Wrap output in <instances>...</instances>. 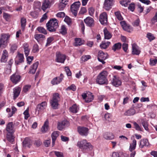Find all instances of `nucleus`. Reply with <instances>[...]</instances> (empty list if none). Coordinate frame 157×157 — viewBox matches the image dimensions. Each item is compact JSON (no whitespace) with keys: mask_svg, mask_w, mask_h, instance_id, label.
I'll list each match as a JSON object with an SVG mask.
<instances>
[{"mask_svg":"<svg viewBox=\"0 0 157 157\" xmlns=\"http://www.w3.org/2000/svg\"><path fill=\"white\" fill-rule=\"evenodd\" d=\"M20 75L15 74L10 77V79L13 83L16 84L20 81Z\"/></svg>","mask_w":157,"mask_h":157,"instance_id":"a211bd4d","label":"nucleus"},{"mask_svg":"<svg viewBox=\"0 0 157 157\" xmlns=\"http://www.w3.org/2000/svg\"><path fill=\"white\" fill-rule=\"evenodd\" d=\"M107 72L106 71L101 72L98 76L96 82L99 85L107 84L108 81L107 79Z\"/></svg>","mask_w":157,"mask_h":157,"instance_id":"f03ea898","label":"nucleus"},{"mask_svg":"<svg viewBox=\"0 0 157 157\" xmlns=\"http://www.w3.org/2000/svg\"><path fill=\"white\" fill-rule=\"evenodd\" d=\"M58 132H59L58 131H55L52 134L51 137L52 139V146L55 144L56 140L59 136Z\"/></svg>","mask_w":157,"mask_h":157,"instance_id":"393cba45","label":"nucleus"},{"mask_svg":"<svg viewBox=\"0 0 157 157\" xmlns=\"http://www.w3.org/2000/svg\"><path fill=\"white\" fill-rule=\"evenodd\" d=\"M51 100L59 102L60 101V98L59 94L58 93H54Z\"/></svg>","mask_w":157,"mask_h":157,"instance_id":"473e14b6","label":"nucleus"},{"mask_svg":"<svg viewBox=\"0 0 157 157\" xmlns=\"http://www.w3.org/2000/svg\"><path fill=\"white\" fill-rule=\"evenodd\" d=\"M66 6L65 4H63V2L62 3L59 2L58 5L59 9L60 10H63L66 7Z\"/></svg>","mask_w":157,"mask_h":157,"instance_id":"de8ad7c7","label":"nucleus"},{"mask_svg":"<svg viewBox=\"0 0 157 157\" xmlns=\"http://www.w3.org/2000/svg\"><path fill=\"white\" fill-rule=\"evenodd\" d=\"M50 5L51 3L49 0H44L41 9L44 11L47 8H49Z\"/></svg>","mask_w":157,"mask_h":157,"instance_id":"4be33fe9","label":"nucleus"},{"mask_svg":"<svg viewBox=\"0 0 157 157\" xmlns=\"http://www.w3.org/2000/svg\"><path fill=\"white\" fill-rule=\"evenodd\" d=\"M121 47V44L120 43L115 44L112 47V49L115 51L117 50L120 49Z\"/></svg>","mask_w":157,"mask_h":157,"instance_id":"2f4dec72","label":"nucleus"},{"mask_svg":"<svg viewBox=\"0 0 157 157\" xmlns=\"http://www.w3.org/2000/svg\"><path fill=\"white\" fill-rule=\"evenodd\" d=\"M88 95L89 96H88L87 94L85 93H83L82 95L83 99L85 100V101L86 102H91L93 99V96L92 95L91 93H89Z\"/></svg>","mask_w":157,"mask_h":157,"instance_id":"f8f14e48","label":"nucleus"},{"mask_svg":"<svg viewBox=\"0 0 157 157\" xmlns=\"http://www.w3.org/2000/svg\"><path fill=\"white\" fill-rule=\"evenodd\" d=\"M32 145V140L29 138H25L23 142V145L24 147H30V146Z\"/></svg>","mask_w":157,"mask_h":157,"instance_id":"412c9836","label":"nucleus"},{"mask_svg":"<svg viewBox=\"0 0 157 157\" xmlns=\"http://www.w3.org/2000/svg\"><path fill=\"white\" fill-rule=\"evenodd\" d=\"M130 2V1L128 0H126L124 1L121 2V3L122 5L124 6H127L128 5V3Z\"/></svg>","mask_w":157,"mask_h":157,"instance_id":"bf43d9fd","label":"nucleus"},{"mask_svg":"<svg viewBox=\"0 0 157 157\" xmlns=\"http://www.w3.org/2000/svg\"><path fill=\"white\" fill-rule=\"evenodd\" d=\"M75 43L74 44L75 46H80L83 44V41H82L80 38H75Z\"/></svg>","mask_w":157,"mask_h":157,"instance_id":"f704fd0d","label":"nucleus"},{"mask_svg":"<svg viewBox=\"0 0 157 157\" xmlns=\"http://www.w3.org/2000/svg\"><path fill=\"white\" fill-rule=\"evenodd\" d=\"M108 57V56L107 53H104L101 50L98 52V59L99 62H101L103 64H104L105 63L104 60L107 59Z\"/></svg>","mask_w":157,"mask_h":157,"instance_id":"20e7f679","label":"nucleus"},{"mask_svg":"<svg viewBox=\"0 0 157 157\" xmlns=\"http://www.w3.org/2000/svg\"><path fill=\"white\" fill-rule=\"evenodd\" d=\"M122 48L125 52H127L128 49V44L125 43H123L122 44Z\"/></svg>","mask_w":157,"mask_h":157,"instance_id":"864d4df0","label":"nucleus"},{"mask_svg":"<svg viewBox=\"0 0 157 157\" xmlns=\"http://www.w3.org/2000/svg\"><path fill=\"white\" fill-rule=\"evenodd\" d=\"M39 51V46L37 44H34L33 47L32 52L34 53L38 52Z\"/></svg>","mask_w":157,"mask_h":157,"instance_id":"79ce46f5","label":"nucleus"},{"mask_svg":"<svg viewBox=\"0 0 157 157\" xmlns=\"http://www.w3.org/2000/svg\"><path fill=\"white\" fill-rule=\"evenodd\" d=\"M89 129L86 127L79 126L78 127V131L81 136H86L88 133Z\"/></svg>","mask_w":157,"mask_h":157,"instance_id":"6e6552de","label":"nucleus"},{"mask_svg":"<svg viewBox=\"0 0 157 157\" xmlns=\"http://www.w3.org/2000/svg\"><path fill=\"white\" fill-rule=\"evenodd\" d=\"M64 21L68 25L70 24L71 23V21L70 18L68 17H65Z\"/></svg>","mask_w":157,"mask_h":157,"instance_id":"69168bd1","label":"nucleus"},{"mask_svg":"<svg viewBox=\"0 0 157 157\" xmlns=\"http://www.w3.org/2000/svg\"><path fill=\"white\" fill-rule=\"evenodd\" d=\"M10 36L8 34H2L0 39V47L2 45H5L9 40Z\"/></svg>","mask_w":157,"mask_h":157,"instance_id":"1a4fd4ad","label":"nucleus"},{"mask_svg":"<svg viewBox=\"0 0 157 157\" xmlns=\"http://www.w3.org/2000/svg\"><path fill=\"white\" fill-rule=\"evenodd\" d=\"M136 113V111L133 108L127 110L124 113L126 116H132L134 115Z\"/></svg>","mask_w":157,"mask_h":157,"instance_id":"bb28decb","label":"nucleus"},{"mask_svg":"<svg viewBox=\"0 0 157 157\" xmlns=\"http://www.w3.org/2000/svg\"><path fill=\"white\" fill-rule=\"evenodd\" d=\"M104 33L105 39H110L112 36V35L111 33L107 30L106 28H105L103 30Z\"/></svg>","mask_w":157,"mask_h":157,"instance_id":"b1692460","label":"nucleus"},{"mask_svg":"<svg viewBox=\"0 0 157 157\" xmlns=\"http://www.w3.org/2000/svg\"><path fill=\"white\" fill-rule=\"evenodd\" d=\"M84 21L86 25L89 26H92L94 25V20L90 17H88L84 20Z\"/></svg>","mask_w":157,"mask_h":157,"instance_id":"6ab92c4d","label":"nucleus"},{"mask_svg":"<svg viewBox=\"0 0 157 157\" xmlns=\"http://www.w3.org/2000/svg\"><path fill=\"white\" fill-rule=\"evenodd\" d=\"M125 29L124 28H122L123 29L126 31H127L128 32H130L132 31L133 30L132 28L129 25L126 24L124 26Z\"/></svg>","mask_w":157,"mask_h":157,"instance_id":"a19ab883","label":"nucleus"},{"mask_svg":"<svg viewBox=\"0 0 157 157\" xmlns=\"http://www.w3.org/2000/svg\"><path fill=\"white\" fill-rule=\"evenodd\" d=\"M104 137L106 139L112 140L114 138V136L112 133H107L104 135Z\"/></svg>","mask_w":157,"mask_h":157,"instance_id":"c9c22d12","label":"nucleus"},{"mask_svg":"<svg viewBox=\"0 0 157 157\" xmlns=\"http://www.w3.org/2000/svg\"><path fill=\"white\" fill-rule=\"evenodd\" d=\"M30 14L32 17L35 18H37L38 16L37 13L36 12H31L30 13Z\"/></svg>","mask_w":157,"mask_h":157,"instance_id":"0e129e2a","label":"nucleus"},{"mask_svg":"<svg viewBox=\"0 0 157 157\" xmlns=\"http://www.w3.org/2000/svg\"><path fill=\"white\" fill-rule=\"evenodd\" d=\"M26 22V20L25 18H21V26L23 30H24L25 28Z\"/></svg>","mask_w":157,"mask_h":157,"instance_id":"e433bc0d","label":"nucleus"},{"mask_svg":"<svg viewBox=\"0 0 157 157\" xmlns=\"http://www.w3.org/2000/svg\"><path fill=\"white\" fill-rule=\"evenodd\" d=\"M112 82L113 85L116 87L121 85V82L119 78L115 76H113Z\"/></svg>","mask_w":157,"mask_h":157,"instance_id":"dca6fc26","label":"nucleus"},{"mask_svg":"<svg viewBox=\"0 0 157 157\" xmlns=\"http://www.w3.org/2000/svg\"><path fill=\"white\" fill-rule=\"evenodd\" d=\"M12 111L8 114L9 117H11L17 111V109L14 106L12 107Z\"/></svg>","mask_w":157,"mask_h":157,"instance_id":"49530a36","label":"nucleus"},{"mask_svg":"<svg viewBox=\"0 0 157 157\" xmlns=\"http://www.w3.org/2000/svg\"><path fill=\"white\" fill-rule=\"evenodd\" d=\"M110 44V42L107 41L105 42V41H103L102 42L100 46L101 49H105L107 48Z\"/></svg>","mask_w":157,"mask_h":157,"instance_id":"c85d7f7f","label":"nucleus"},{"mask_svg":"<svg viewBox=\"0 0 157 157\" xmlns=\"http://www.w3.org/2000/svg\"><path fill=\"white\" fill-rule=\"evenodd\" d=\"M132 54L133 55H138L141 52L139 48L135 44H132Z\"/></svg>","mask_w":157,"mask_h":157,"instance_id":"2eb2a0df","label":"nucleus"},{"mask_svg":"<svg viewBox=\"0 0 157 157\" xmlns=\"http://www.w3.org/2000/svg\"><path fill=\"white\" fill-rule=\"evenodd\" d=\"M54 153L57 157H63V153L61 152L55 151Z\"/></svg>","mask_w":157,"mask_h":157,"instance_id":"774afa93","label":"nucleus"},{"mask_svg":"<svg viewBox=\"0 0 157 157\" xmlns=\"http://www.w3.org/2000/svg\"><path fill=\"white\" fill-rule=\"evenodd\" d=\"M147 37L150 41L153 40L155 39V37L153 35L150 33H148L147 34Z\"/></svg>","mask_w":157,"mask_h":157,"instance_id":"3c124183","label":"nucleus"},{"mask_svg":"<svg viewBox=\"0 0 157 157\" xmlns=\"http://www.w3.org/2000/svg\"><path fill=\"white\" fill-rule=\"evenodd\" d=\"M107 14L104 12L101 13L99 16V21L101 24L106 25L107 23Z\"/></svg>","mask_w":157,"mask_h":157,"instance_id":"0eeeda50","label":"nucleus"},{"mask_svg":"<svg viewBox=\"0 0 157 157\" xmlns=\"http://www.w3.org/2000/svg\"><path fill=\"white\" fill-rule=\"evenodd\" d=\"M53 38L52 37H49L47 39V43L46 44V46L48 45L53 40Z\"/></svg>","mask_w":157,"mask_h":157,"instance_id":"e2e57ef3","label":"nucleus"},{"mask_svg":"<svg viewBox=\"0 0 157 157\" xmlns=\"http://www.w3.org/2000/svg\"><path fill=\"white\" fill-rule=\"evenodd\" d=\"M80 5V2L78 1L74 2L71 6V11L75 16H76L77 15Z\"/></svg>","mask_w":157,"mask_h":157,"instance_id":"39448f33","label":"nucleus"},{"mask_svg":"<svg viewBox=\"0 0 157 157\" xmlns=\"http://www.w3.org/2000/svg\"><path fill=\"white\" fill-rule=\"evenodd\" d=\"M47 29L50 32H55L58 27V21L55 18L50 19L46 24Z\"/></svg>","mask_w":157,"mask_h":157,"instance_id":"f257e3e1","label":"nucleus"},{"mask_svg":"<svg viewBox=\"0 0 157 157\" xmlns=\"http://www.w3.org/2000/svg\"><path fill=\"white\" fill-rule=\"evenodd\" d=\"M134 128L138 131H141V128L140 126L136 122L133 123Z\"/></svg>","mask_w":157,"mask_h":157,"instance_id":"8fccbe9b","label":"nucleus"},{"mask_svg":"<svg viewBox=\"0 0 157 157\" xmlns=\"http://www.w3.org/2000/svg\"><path fill=\"white\" fill-rule=\"evenodd\" d=\"M90 58V56L89 55L82 56V60L84 61H87Z\"/></svg>","mask_w":157,"mask_h":157,"instance_id":"680f3d73","label":"nucleus"},{"mask_svg":"<svg viewBox=\"0 0 157 157\" xmlns=\"http://www.w3.org/2000/svg\"><path fill=\"white\" fill-rule=\"evenodd\" d=\"M113 0H105L103 8L106 10H109L113 5Z\"/></svg>","mask_w":157,"mask_h":157,"instance_id":"ddd939ff","label":"nucleus"},{"mask_svg":"<svg viewBox=\"0 0 157 157\" xmlns=\"http://www.w3.org/2000/svg\"><path fill=\"white\" fill-rule=\"evenodd\" d=\"M69 125V123L68 121L64 120L58 123L57 128L59 130L61 131L65 127L68 126Z\"/></svg>","mask_w":157,"mask_h":157,"instance_id":"9b49d317","label":"nucleus"},{"mask_svg":"<svg viewBox=\"0 0 157 157\" xmlns=\"http://www.w3.org/2000/svg\"><path fill=\"white\" fill-rule=\"evenodd\" d=\"M128 9L130 10L131 11H133L135 9V6L134 3H132L129 4V6L128 7Z\"/></svg>","mask_w":157,"mask_h":157,"instance_id":"052dcab7","label":"nucleus"},{"mask_svg":"<svg viewBox=\"0 0 157 157\" xmlns=\"http://www.w3.org/2000/svg\"><path fill=\"white\" fill-rule=\"evenodd\" d=\"M33 56H28L27 58V60L28 61V63L29 64H30L32 61L33 60Z\"/></svg>","mask_w":157,"mask_h":157,"instance_id":"338daca9","label":"nucleus"},{"mask_svg":"<svg viewBox=\"0 0 157 157\" xmlns=\"http://www.w3.org/2000/svg\"><path fill=\"white\" fill-rule=\"evenodd\" d=\"M65 70L68 76H70L71 75V73L69 67H65Z\"/></svg>","mask_w":157,"mask_h":157,"instance_id":"603ef678","label":"nucleus"},{"mask_svg":"<svg viewBox=\"0 0 157 157\" xmlns=\"http://www.w3.org/2000/svg\"><path fill=\"white\" fill-rule=\"evenodd\" d=\"M141 124L143 127L147 131L148 129V124L147 122L145 121L142 120L141 121Z\"/></svg>","mask_w":157,"mask_h":157,"instance_id":"c03bdc74","label":"nucleus"},{"mask_svg":"<svg viewBox=\"0 0 157 157\" xmlns=\"http://www.w3.org/2000/svg\"><path fill=\"white\" fill-rule=\"evenodd\" d=\"M21 90V88L18 87H16L13 89V98L14 99L19 95Z\"/></svg>","mask_w":157,"mask_h":157,"instance_id":"5701e85b","label":"nucleus"},{"mask_svg":"<svg viewBox=\"0 0 157 157\" xmlns=\"http://www.w3.org/2000/svg\"><path fill=\"white\" fill-rule=\"evenodd\" d=\"M37 30L40 33H43L44 34H47V32L46 30L43 27H39L37 28Z\"/></svg>","mask_w":157,"mask_h":157,"instance_id":"37998d69","label":"nucleus"},{"mask_svg":"<svg viewBox=\"0 0 157 157\" xmlns=\"http://www.w3.org/2000/svg\"><path fill=\"white\" fill-rule=\"evenodd\" d=\"M47 105V103L45 101L37 105L36 109V114L38 115L40 112H42L46 108Z\"/></svg>","mask_w":157,"mask_h":157,"instance_id":"423d86ee","label":"nucleus"},{"mask_svg":"<svg viewBox=\"0 0 157 157\" xmlns=\"http://www.w3.org/2000/svg\"><path fill=\"white\" fill-rule=\"evenodd\" d=\"M136 141L135 140H134L132 143L130 144L129 148L130 151H132L134 150L136 147Z\"/></svg>","mask_w":157,"mask_h":157,"instance_id":"7c9ffc66","label":"nucleus"},{"mask_svg":"<svg viewBox=\"0 0 157 157\" xmlns=\"http://www.w3.org/2000/svg\"><path fill=\"white\" fill-rule=\"evenodd\" d=\"M31 86L30 85H26L23 88V91L25 93L30 88Z\"/></svg>","mask_w":157,"mask_h":157,"instance_id":"5fc2aeb1","label":"nucleus"},{"mask_svg":"<svg viewBox=\"0 0 157 157\" xmlns=\"http://www.w3.org/2000/svg\"><path fill=\"white\" fill-rule=\"evenodd\" d=\"M24 57L23 54L18 53L17 56L15 63L16 64L18 65L20 63H21L24 61Z\"/></svg>","mask_w":157,"mask_h":157,"instance_id":"f3484780","label":"nucleus"},{"mask_svg":"<svg viewBox=\"0 0 157 157\" xmlns=\"http://www.w3.org/2000/svg\"><path fill=\"white\" fill-rule=\"evenodd\" d=\"M48 120H46L44 122L43 126L41 128V130L42 132L44 133L48 130Z\"/></svg>","mask_w":157,"mask_h":157,"instance_id":"cd10ccee","label":"nucleus"},{"mask_svg":"<svg viewBox=\"0 0 157 157\" xmlns=\"http://www.w3.org/2000/svg\"><path fill=\"white\" fill-rule=\"evenodd\" d=\"M88 10L89 15L91 16H92L94 13V9L93 7H90L89 9Z\"/></svg>","mask_w":157,"mask_h":157,"instance_id":"6e6d98bb","label":"nucleus"},{"mask_svg":"<svg viewBox=\"0 0 157 157\" xmlns=\"http://www.w3.org/2000/svg\"><path fill=\"white\" fill-rule=\"evenodd\" d=\"M56 16L60 18L64 17L65 16V13L63 12H59L57 14Z\"/></svg>","mask_w":157,"mask_h":157,"instance_id":"4d7b16f0","label":"nucleus"},{"mask_svg":"<svg viewBox=\"0 0 157 157\" xmlns=\"http://www.w3.org/2000/svg\"><path fill=\"white\" fill-rule=\"evenodd\" d=\"M70 111L73 113H76L78 111V109L77 105L75 104L73 105L70 108Z\"/></svg>","mask_w":157,"mask_h":157,"instance_id":"ea45409f","label":"nucleus"},{"mask_svg":"<svg viewBox=\"0 0 157 157\" xmlns=\"http://www.w3.org/2000/svg\"><path fill=\"white\" fill-rule=\"evenodd\" d=\"M151 21L153 24L157 22V12L155 13V16L151 19Z\"/></svg>","mask_w":157,"mask_h":157,"instance_id":"13d9d810","label":"nucleus"},{"mask_svg":"<svg viewBox=\"0 0 157 157\" xmlns=\"http://www.w3.org/2000/svg\"><path fill=\"white\" fill-rule=\"evenodd\" d=\"M12 133H8L7 134V139L11 143H12L14 140V137L12 135Z\"/></svg>","mask_w":157,"mask_h":157,"instance_id":"72a5a7b5","label":"nucleus"},{"mask_svg":"<svg viewBox=\"0 0 157 157\" xmlns=\"http://www.w3.org/2000/svg\"><path fill=\"white\" fill-rule=\"evenodd\" d=\"M6 130L8 133H13L14 132L15 130L12 122H9L7 124L6 126Z\"/></svg>","mask_w":157,"mask_h":157,"instance_id":"aec40b11","label":"nucleus"},{"mask_svg":"<svg viewBox=\"0 0 157 157\" xmlns=\"http://www.w3.org/2000/svg\"><path fill=\"white\" fill-rule=\"evenodd\" d=\"M63 75L61 74L60 76L56 77L54 78L51 81V83L53 85H57L62 80L63 78Z\"/></svg>","mask_w":157,"mask_h":157,"instance_id":"4468645a","label":"nucleus"},{"mask_svg":"<svg viewBox=\"0 0 157 157\" xmlns=\"http://www.w3.org/2000/svg\"><path fill=\"white\" fill-rule=\"evenodd\" d=\"M35 38L39 42L41 38H44L45 36L42 34H36L34 36Z\"/></svg>","mask_w":157,"mask_h":157,"instance_id":"4c0bfd02","label":"nucleus"},{"mask_svg":"<svg viewBox=\"0 0 157 157\" xmlns=\"http://www.w3.org/2000/svg\"><path fill=\"white\" fill-rule=\"evenodd\" d=\"M77 145L80 148L82 149L83 151H85L88 149L91 150L93 148V146L90 143L87 142L86 140L78 142Z\"/></svg>","mask_w":157,"mask_h":157,"instance_id":"7ed1b4c3","label":"nucleus"},{"mask_svg":"<svg viewBox=\"0 0 157 157\" xmlns=\"http://www.w3.org/2000/svg\"><path fill=\"white\" fill-rule=\"evenodd\" d=\"M115 14L117 18L120 21L123 20V18L122 17L120 12L119 11H117L115 12Z\"/></svg>","mask_w":157,"mask_h":157,"instance_id":"a18cd8bd","label":"nucleus"},{"mask_svg":"<svg viewBox=\"0 0 157 157\" xmlns=\"http://www.w3.org/2000/svg\"><path fill=\"white\" fill-rule=\"evenodd\" d=\"M24 114L25 115V118L27 120L29 117V109H27L24 112Z\"/></svg>","mask_w":157,"mask_h":157,"instance_id":"09e8293b","label":"nucleus"},{"mask_svg":"<svg viewBox=\"0 0 157 157\" xmlns=\"http://www.w3.org/2000/svg\"><path fill=\"white\" fill-rule=\"evenodd\" d=\"M50 103L53 109H57L59 105V102L51 100L50 101Z\"/></svg>","mask_w":157,"mask_h":157,"instance_id":"c756f323","label":"nucleus"},{"mask_svg":"<svg viewBox=\"0 0 157 157\" xmlns=\"http://www.w3.org/2000/svg\"><path fill=\"white\" fill-rule=\"evenodd\" d=\"M140 146L141 148L144 146H148L149 145L148 140L147 139H143L141 140L140 142Z\"/></svg>","mask_w":157,"mask_h":157,"instance_id":"a878e982","label":"nucleus"},{"mask_svg":"<svg viewBox=\"0 0 157 157\" xmlns=\"http://www.w3.org/2000/svg\"><path fill=\"white\" fill-rule=\"evenodd\" d=\"M56 60L57 62L63 63L66 59V56L65 55L62 54L59 52H57L56 54Z\"/></svg>","mask_w":157,"mask_h":157,"instance_id":"9d476101","label":"nucleus"},{"mask_svg":"<svg viewBox=\"0 0 157 157\" xmlns=\"http://www.w3.org/2000/svg\"><path fill=\"white\" fill-rule=\"evenodd\" d=\"M59 32L63 35H65L67 33V30L64 25H62L61 26Z\"/></svg>","mask_w":157,"mask_h":157,"instance_id":"58836bf2","label":"nucleus"}]
</instances>
